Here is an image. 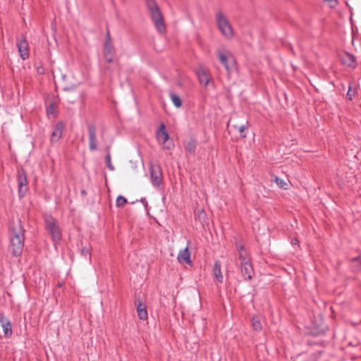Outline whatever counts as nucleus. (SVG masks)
<instances>
[{
	"label": "nucleus",
	"mask_w": 361,
	"mask_h": 361,
	"mask_svg": "<svg viewBox=\"0 0 361 361\" xmlns=\"http://www.w3.org/2000/svg\"><path fill=\"white\" fill-rule=\"evenodd\" d=\"M25 229L20 220L12 221L9 227L11 247L15 257L21 255L25 243Z\"/></svg>",
	"instance_id": "nucleus-1"
},
{
	"label": "nucleus",
	"mask_w": 361,
	"mask_h": 361,
	"mask_svg": "<svg viewBox=\"0 0 361 361\" xmlns=\"http://www.w3.org/2000/svg\"><path fill=\"white\" fill-rule=\"evenodd\" d=\"M145 5L150 14L152 20L159 33L166 32V25L161 10L155 0H145Z\"/></svg>",
	"instance_id": "nucleus-2"
},
{
	"label": "nucleus",
	"mask_w": 361,
	"mask_h": 361,
	"mask_svg": "<svg viewBox=\"0 0 361 361\" xmlns=\"http://www.w3.org/2000/svg\"><path fill=\"white\" fill-rule=\"evenodd\" d=\"M216 24L221 34L227 39H231L233 36V30L231 25L221 11H219L216 16Z\"/></svg>",
	"instance_id": "nucleus-3"
},
{
	"label": "nucleus",
	"mask_w": 361,
	"mask_h": 361,
	"mask_svg": "<svg viewBox=\"0 0 361 361\" xmlns=\"http://www.w3.org/2000/svg\"><path fill=\"white\" fill-rule=\"evenodd\" d=\"M217 55L219 61L229 73L233 68L235 63L234 58L232 54L226 49H219L217 50Z\"/></svg>",
	"instance_id": "nucleus-4"
},
{
	"label": "nucleus",
	"mask_w": 361,
	"mask_h": 361,
	"mask_svg": "<svg viewBox=\"0 0 361 361\" xmlns=\"http://www.w3.org/2000/svg\"><path fill=\"white\" fill-rule=\"evenodd\" d=\"M17 180H18V195L20 198L23 197L27 190V172L26 171L20 168L18 169L17 171Z\"/></svg>",
	"instance_id": "nucleus-5"
},
{
	"label": "nucleus",
	"mask_w": 361,
	"mask_h": 361,
	"mask_svg": "<svg viewBox=\"0 0 361 361\" xmlns=\"http://www.w3.org/2000/svg\"><path fill=\"white\" fill-rule=\"evenodd\" d=\"M46 228L49 231L53 241L58 243L61 240V233L56 224V221L51 216L45 219Z\"/></svg>",
	"instance_id": "nucleus-6"
},
{
	"label": "nucleus",
	"mask_w": 361,
	"mask_h": 361,
	"mask_svg": "<svg viewBox=\"0 0 361 361\" xmlns=\"http://www.w3.org/2000/svg\"><path fill=\"white\" fill-rule=\"evenodd\" d=\"M151 183L154 187H159L163 181L161 166L158 164H152L149 167Z\"/></svg>",
	"instance_id": "nucleus-7"
},
{
	"label": "nucleus",
	"mask_w": 361,
	"mask_h": 361,
	"mask_svg": "<svg viewBox=\"0 0 361 361\" xmlns=\"http://www.w3.org/2000/svg\"><path fill=\"white\" fill-rule=\"evenodd\" d=\"M16 47L22 60L25 61L30 57L29 44L25 35H22L20 38L17 39Z\"/></svg>",
	"instance_id": "nucleus-8"
},
{
	"label": "nucleus",
	"mask_w": 361,
	"mask_h": 361,
	"mask_svg": "<svg viewBox=\"0 0 361 361\" xmlns=\"http://www.w3.org/2000/svg\"><path fill=\"white\" fill-rule=\"evenodd\" d=\"M89 135V149L91 152L97 149V128L92 123L87 124Z\"/></svg>",
	"instance_id": "nucleus-9"
},
{
	"label": "nucleus",
	"mask_w": 361,
	"mask_h": 361,
	"mask_svg": "<svg viewBox=\"0 0 361 361\" xmlns=\"http://www.w3.org/2000/svg\"><path fill=\"white\" fill-rule=\"evenodd\" d=\"M189 244L190 242H188V245L182 250H180L177 257V259L178 262L183 264L185 263L188 265L192 266V261L190 259V252L189 251Z\"/></svg>",
	"instance_id": "nucleus-10"
},
{
	"label": "nucleus",
	"mask_w": 361,
	"mask_h": 361,
	"mask_svg": "<svg viewBox=\"0 0 361 361\" xmlns=\"http://www.w3.org/2000/svg\"><path fill=\"white\" fill-rule=\"evenodd\" d=\"M240 270L245 280H250L254 274V270L250 262L241 263Z\"/></svg>",
	"instance_id": "nucleus-11"
},
{
	"label": "nucleus",
	"mask_w": 361,
	"mask_h": 361,
	"mask_svg": "<svg viewBox=\"0 0 361 361\" xmlns=\"http://www.w3.org/2000/svg\"><path fill=\"white\" fill-rule=\"evenodd\" d=\"M0 324L3 329L4 336H11L12 335V327L11 322L1 313H0Z\"/></svg>",
	"instance_id": "nucleus-12"
},
{
	"label": "nucleus",
	"mask_w": 361,
	"mask_h": 361,
	"mask_svg": "<svg viewBox=\"0 0 361 361\" xmlns=\"http://www.w3.org/2000/svg\"><path fill=\"white\" fill-rule=\"evenodd\" d=\"M197 76L201 85L207 86L211 79L209 72L205 68H200L197 71Z\"/></svg>",
	"instance_id": "nucleus-13"
},
{
	"label": "nucleus",
	"mask_w": 361,
	"mask_h": 361,
	"mask_svg": "<svg viewBox=\"0 0 361 361\" xmlns=\"http://www.w3.org/2000/svg\"><path fill=\"white\" fill-rule=\"evenodd\" d=\"M63 123L61 122H59L56 124L54 129L51 135V142H56L61 139L63 133Z\"/></svg>",
	"instance_id": "nucleus-14"
},
{
	"label": "nucleus",
	"mask_w": 361,
	"mask_h": 361,
	"mask_svg": "<svg viewBox=\"0 0 361 361\" xmlns=\"http://www.w3.org/2000/svg\"><path fill=\"white\" fill-rule=\"evenodd\" d=\"M341 60L343 64L348 67L354 68L357 66L355 57L350 53H343L341 56Z\"/></svg>",
	"instance_id": "nucleus-15"
},
{
	"label": "nucleus",
	"mask_w": 361,
	"mask_h": 361,
	"mask_svg": "<svg viewBox=\"0 0 361 361\" xmlns=\"http://www.w3.org/2000/svg\"><path fill=\"white\" fill-rule=\"evenodd\" d=\"M136 309L138 317L142 320H147L148 318V314L146 308V305L144 302L138 300L135 302Z\"/></svg>",
	"instance_id": "nucleus-16"
},
{
	"label": "nucleus",
	"mask_w": 361,
	"mask_h": 361,
	"mask_svg": "<svg viewBox=\"0 0 361 361\" xmlns=\"http://www.w3.org/2000/svg\"><path fill=\"white\" fill-rule=\"evenodd\" d=\"M157 138L159 142L161 144L166 143V142L169 139V135L166 130L165 126L164 123H161L158 128L157 133Z\"/></svg>",
	"instance_id": "nucleus-17"
},
{
	"label": "nucleus",
	"mask_w": 361,
	"mask_h": 361,
	"mask_svg": "<svg viewBox=\"0 0 361 361\" xmlns=\"http://www.w3.org/2000/svg\"><path fill=\"white\" fill-rule=\"evenodd\" d=\"M115 53L116 51L113 45L104 44L103 54L106 62L111 63L113 61Z\"/></svg>",
	"instance_id": "nucleus-18"
},
{
	"label": "nucleus",
	"mask_w": 361,
	"mask_h": 361,
	"mask_svg": "<svg viewBox=\"0 0 361 361\" xmlns=\"http://www.w3.org/2000/svg\"><path fill=\"white\" fill-rule=\"evenodd\" d=\"M250 126L249 121L246 120L245 123H243L240 125L238 124H233L232 125V127L238 130V132L240 133V137L242 138H245L247 137L246 131L247 130L248 128Z\"/></svg>",
	"instance_id": "nucleus-19"
},
{
	"label": "nucleus",
	"mask_w": 361,
	"mask_h": 361,
	"mask_svg": "<svg viewBox=\"0 0 361 361\" xmlns=\"http://www.w3.org/2000/svg\"><path fill=\"white\" fill-rule=\"evenodd\" d=\"M212 271L216 281L220 283L222 282L223 275L221 271V262L219 260L214 262Z\"/></svg>",
	"instance_id": "nucleus-20"
},
{
	"label": "nucleus",
	"mask_w": 361,
	"mask_h": 361,
	"mask_svg": "<svg viewBox=\"0 0 361 361\" xmlns=\"http://www.w3.org/2000/svg\"><path fill=\"white\" fill-rule=\"evenodd\" d=\"M185 149L190 154H194L196 149V140L193 138H191L185 145Z\"/></svg>",
	"instance_id": "nucleus-21"
},
{
	"label": "nucleus",
	"mask_w": 361,
	"mask_h": 361,
	"mask_svg": "<svg viewBox=\"0 0 361 361\" xmlns=\"http://www.w3.org/2000/svg\"><path fill=\"white\" fill-rule=\"evenodd\" d=\"M169 97L176 108H180L182 106V100L178 94L174 92H170Z\"/></svg>",
	"instance_id": "nucleus-22"
},
{
	"label": "nucleus",
	"mask_w": 361,
	"mask_h": 361,
	"mask_svg": "<svg viewBox=\"0 0 361 361\" xmlns=\"http://www.w3.org/2000/svg\"><path fill=\"white\" fill-rule=\"evenodd\" d=\"M252 329L255 331H261L262 330V324L259 320V318L257 315H254L252 317Z\"/></svg>",
	"instance_id": "nucleus-23"
},
{
	"label": "nucleus",
	"mask_w": 361,
	"mask_h": 361,
	"mask_svg": "<svg viewBox=\"0 0 361 361\" xmlns=\"http://www.w3.org/2000/svg\"><path fill=\"white\" fill-rule=\"evenodd\" d=\"M272 180H274L280 188L285 190L288 189V183L282 178H280L276 176H272Z\"/></svg>",
	"instance_id": "nucleus-24"
},
{
	"label": "nucleus",
	"mask_w": 361,
	"mask_h": 361,
	"mask_svg": "<svg viewBox=\"0 0 361 361\" xmlns=\"http://www.w3.org/2000/svg\"><path fill=\"white\" fill-rule=\"evenodd\" d=\"M105 150H106V152L107 153L106 156L105 157V162L106 164V166H107V167L109 168V170L114 171V167L112 165L111 161L110 147L109 146L106 147Z\"/></svg>",
	"instance_id": "nucleus-25"
},
{
	"label": "nucleus",
	"mask_w": 361,
	"mask_h": 361,
	"mask_svg": "<svg viewBox=\"0 0 361 361\" xmlns=\"http://www.w3.org/2000/svg\"><path fill=\"white\" fill-rule=\"evenodd\" d=\"M238 252V259L241 263H244V262H250L248 255L245 251H239Z\"/></svg>",
	"instance_id": "nucleus-26"
},
{
	"label": "nucleus",
	"mask_w": 361,
	"mask_h": 361,
	"mask_svg": "<svg viewBox=\"0 0 361 361\" xmlns=\"http://www.w3.org/2000/svg\"><path fill=\"white\" fill-rule=\"evenodd\" d=\"M127 202V200L122 195H119L116 198V204L117 207H122L126 204Z\"/></svg>",
	"instance_id": "nucleus-27"
},
{
	"label": "nucleus",
	"mask_w": 361,
	"mask_h": 361,
	"mask_svg": "<svg viewBox=\"0 0 361 361\" xmlns=\"http://www.w3.org/2000/svg\"><path fill=\"white\" fill-rule=\"evenodd\" d=\"M80 253L82 256H84L86 258H89L90 259L91 258V253L90 250L87 247H82L80 250Z\"/></svg>",
	"instance_id": "nucleus-28"
},
{
	"label": "nucleus",
	"mask_w": 361,
	"mask_h": 361,
	"mask_svg": "<svg viewBox=\"0 0 361 361\" xmlns=\"http://www.w3.org/2000/svg\"><path fill=\"white\" fill-rule=\"evenodd\" d=\"M355 91L352 90L351 86L349 85L348 91L346 94V98L348 100L352 101L353 99V98L355 97Z\"/></svg>",
	"instance_id": "nucleus-29"
},
{
	"label": "nucleus",
	"mask_w": 361,
	"mask_h": 361,
	"mask_svg": "<svg viewBox=\"0 0 361 361\" xmlns=\"http://www.w3.org/2000/svg\"><path fill=\"white\" fill-rule=\"evenodd\" d=\"M325 2H326L329 5V6L331 8H334L337 6L338 1V0H324Z\"/></svg>",
	"instance_id": "nucleus-30"
},
{
	"label": "nucleus",
	"mask_w": 361,
	"mask_h": 361,
	"mask_svg": "<svg viewBox=\"0 0 361 361\" xmlns=\"http://www.w3.org/2000/svg\"><path fill=\"white\" fill-rule=\"evenodd\" d=\"M111 41V39L110 32H109V30H107L106 36V40H105L104 44L112 45Z\"/></svg>",
	"instance_id": "nucleus-31"
},
{
	"label": "nucleus",
	"mask_w": 361,
	"mask_h": 361,
	"mask_svg": "<svg viewBox=\"0 0 361 361\" xmlns=\"http://www.w3.org/2000/svg\"><path fill=\"white\" fill-rule=\"evenodd\" d=\"M351 260L352 262H357L361 266V254L359 256L353 258Z\"/></svg>",
	"instance_id": "nucleus-32"
},
{
	"label": "nucleus",
	"mask_w": 361,
	"mask_h": 361,
	"mask_svg": "<svg viewBox=\"0 0 361 361\" xmlns=\"http://www.w3.org/2000/svg\"><path fill=\"white\" fill-rule=\"evenodd\" d=\"M37 72L38 74L43 75L44 73V68L42 66H39L37 68Z\"/></svg>",
	"instance_id": "nucleus-33"
},
{
	"label": "nucleus",
	"mask_w": 361,
	"mask_h": 361,
	"mask_svg": "<svg viewBox=\"0 0 361 361\" xmlns=\"http://www.w3.org/2000/svg\"><path fill=\"white\" fill-rule=\"evenodd\" d=\"M236 248H237L238 252L245 251V247L243 245H237Z\"/></svg>",
	"instance_id": "nucleus-34"
},
{
	"label": "nucleus",
	"mask_w": 361,
	"mask_h": 361,
	"mask_svg": "<svg viewBox=\"0 0 361 361\" xmlns=\"http://www.w3.org/2000/svg\"><path fill=\"white\" fill-rule=\"evenodd\" d=\"M291 244L293 245H298L299 244V240H298V238H293L291 240Z\"/></svg>",
	"instance_id": "nucleus-35"
},
{
	"label": "nucleus",
	"mask_w": 361,
	"mask_h": 361,
	"mask_svg": "<svg viewBox=\"0 0 361 361\" xmlns=\"http://www.w3.org/2000/svg\"><path fill=\"white\" fill-rule=\"evenodd\" d=\"M140 201H141V202H142L145 205V207H147V201H146V199H145V198H142V199L140 200Z\"/></svg>",
	"instance_id": "nucleus-36"
},
{
	"label": "nucleus",
	"mask_w": 361,
	"mask_h": 361,
	"mask_svg": "<svg viewBox=\"0 0 361 361\" xmlns=\"http://www.w3.org/2000/svg\"><path fill=\"white\" fill-rule=\"evenodd\" d=\"M72 90H73V87H63V90H65V91L70 92Z\"/></svg>",
	"instance_id": "nucleus-37"
},
{
	"label": "nucleus",
	"mask_w": 361,
	"mask_h": 361,
	"mask_svg": "<svg viewBox=\"0 0 361 361\" xmlns=\"http://www.w3.org/2000/svg\"><path fill=\"white\" fill-rule=\"evenodd\" d=\"M201 214H204V211H203V210H202V211H201V212H200V215H201Z\"/></svg>",
	"instance_id": "nucleus-38"
},
{
	"label": "nucleus",
	"mask_w": 361,
	"mask_h": 361,
	"mask_svg": "<svg viewBox=\"0 0 361 361\" xmlns=\"http://www.w3.org/2000/svg\"><path fill=\"white\" fill-rule=\"evenodd\" d=\"M68 101H69V102H71V103H74V102H75L74 100H68Z\"/></svg>",
	"instance_id": "nucleus-39"
}]
</instances>
